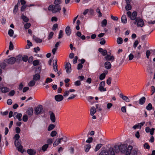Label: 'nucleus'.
<instances>
[{"instance_id":"obj_63","label":"nucleus","mask_w":155,"mask_h":155,"mask_svg":"<svg viewBox=\"0 0 155 155\" xmlns=\"http://www.w3.org/2000/svg\"><path fill=\"white\" fill-rule=\"evenodd\" d=\"M53 35L54 33L53 32H51L50 33L48 36V39L49 40H50L51 38H52Z\"/></svg>"},{"instance_id":"obj_6","label":"nucleus","mask_w":155,"mask_h":155,"mask_svg":"<svg viewBox=\"0 0 155 155\" xmlns=\"http://www.w3.org/2000/svg\"><path fill=\"white\" fill-rule=\"evenodd\" d=\"M65 66L67 73L68 74L70 73L71 71V64L69 63H67L65 64Z\"/></svg>"},{"instance_id":"obj_11","label":"nucleus","mask_w":155,"mask_h":155,"mask_svg":"<svg viewBox=\"0 0 155 155\" xmlns=\"http://www.w3.org/2000/svg\"><path fill=\"white\" fill-rule=\"evenodd\" d=\"M120 97L126 102H129L130 101L127 97L124 95L122 94H120Z\"/></svg>"},{"instance_id":"obj_44","label":"nucleus","mask_w":155,"mask_h":155,"mask_svg":"<svg viewBox=\"0 0 155 155\" xmlns=\"http://www.w3.org/2000/svg\"><path fill=\"white\" fill-rule=\"evenodd\" d=\"M22 60L24 62H26L28 60V56L27 55H24L22 57Z\"/></svg>"},{"instance_id":"obj_27","label":"nucleus","mask_w":155,"mask_h":155,"mask_svg":"<svg viewBox=\"0 0 155 155\" xmlns=\"http://www.w3.org/2000/svg\"><path fill=\"white\" fill-rule=\"evenodd\" d=\"M15 59L16 61L19 63L22 61V56L19 55L15 58Z\"/></svg>"},{"instance_id":"obj_26","label":"nucleus","mask_w":155,"mask_h":155,"mask_svg":"<svg viewBox=\"0 0 155 155\" xmlns=\"http://www.w3.org/2000/svg\"><path fill=\"white\" fill-rule=\"evenodd\" d=\"M146 101V98L145 97H143L140 98L139 100V104L141 105L143 104Z\"/></svg>"},{"instance_id":"obj_9","label":"nucleus","mask_w":155,"mask_h":155,"mask_svg":"<svg viewBox=\"0 0 155 155\" xmlns=\"http://www.w3.org/2000/svg\"><path fill=\"white\" fill-rule=\"evenodd\" d=\"M54 98L56 101L59 102L63 99L64 97L62 95L58 94L55 96Z\"/></svg>"},{"instance_id":"obj_12","label":"nucleus","mask_w":155,"mask_h":155,"mask_svg":"<svg viewBox=\"0 0 155 155\" xmlns=\"http://www.w3.org/2000/svg\"><path fill=\"white\" fill-rule=\"evenodd\" d=\"M57 59H55L53 61V69L54 71L57 72L58 71V69L57 68L58 65L57 64Z\"/></svg>"},{"instance_id":"obj_20","label":"nucleus","mask_w":155,"mask_h":155,"mask_svg":"<svg viewBox=\"0 0 155 155\" xmlns=\"http://www.w3.org/2000/svg\"><path fill=\"white\" fill-rule=\"evenodd\" d=\"M33 112V110L32 107H29L27 111V113L29 115L31 116L32 115Z\"/></svg>"},{"instance_id":"obj_28","label":"nucleus","mask_w":155,"mask_h":155,"mask_svg":"<svg viewBox=\"0 0 155 155\" xmlns=\"http://www.w3.org/2000/svg\"><path fill=\"white\" fill-rule=\"evenodd\" d=\"M109 151L110 152L109 154H110V155H115L114 152L115 151L114 150V148L113 149L112 147L110 148L109 149Z\"/></svg>"},{"instance_id":"obj_4","label":"nucleus","mask_w":155,"mask_h":155,"mask_svg":"<svg viewBox=\"0 0 155 155\" xmlns=\"http://www.w3.org/2000/svg\"><path fill=\"white\" fill-rule=\"evenodd\" d=\"M43 110L42 106L41 105H39L36 107H35V114H41L42 113Z\"/></svg>"},{"instance_id":"obj_53","label":"nucleus","mask_w":155,"mask_h":155,"mask_svg":"<svg viewBox=\"0 0 155 155\" xmlns=\"http://www.w3.org/2000/svg\"><path fill=\"white\" fill-rule=\"evenodd\" d=\"M41 68L40 67H38V68H36V70L35 71V73L36 74H39V73L41 72Z\"/></svg>"},{"instance_id":"obj_15","label":"nucleus","mask_w":155,"mask_h":155,"mask_svg":"<svg viewBox=\"0 0 155 155\" xmlns=\"http://www.w3.org/2000/svg\"><path fill=\"white\" fill-rule=\"evenodd\" d=\"M104 66L106 69H109L111 68V65L110 62L107 61L105 63Z\"/></svg>"},{"instance_id":"obj_8","label":"nucleus","mask_w":155,"mask_h":155,"mask_svg":"<svg viewBox=\"0 0 155 155\" xmlns=\"http://www.w3.org/2000/svg\"><path fill=\"white\" fill-rule=\"evenodd\" d=\"M49 113L50 114V119L51 121L54 123L55 121V117L54 114L51 111H49Z\"/></svg>"},{"instance_id":"obj_5","label":"nucleus","mask_w":155,"mask_h":155,"mask_svg":"<svg viewBox=\"0 0 155 155\" xmlns=\"http://www.w3.org/2000/svg\"><path fill=\"white\" fill-rule=\"evenodd\" d=\"M5 61L8 64H13L16 62L15 58L12 57L9 58L5 59Z\"/></svg>"},{"instance_id":"obj_46","label":"nucleus","mask_w":155,"mask_h":155,"mask_svg":"<svg viewBox=\"0 0 155 155\" xmlns=\"http://www.w3.org/2000/svg\"><path fill=\"white\" fill-rule=\"evenodd\" d=\"M39 62V61L38 60H35L33 62V65L34 66H37Z\"/></svg>"},{"instance_id":"obj_29","label":"nucleus","mask_w":155,"mask_h":155,"mask_svg":"<svg viewBox=\"0 0 155 155\" xmlns=\"http://www.w3.org/2000/svg\"><path fill=\"white\" fill-rule=\"evenodd\" d=\"M96 110L94 107H92L90 109V114L93 116L95 113Z\"/></svg>"},{"instance_id":"obj_3","label":"nucleus","mask_w":155,"mask_h":155,"mask_svg":"<svg viewBox=\"0 0 155 155\" xmlns=\"http://www.w3.org/2000/svg\"><path fill=\"white\" fill-rule=\"evenodd\" d=\"M135 25H137L138 27H142L144 25V22L141 18L139 17H137L136 19V20L134 22Z\"/></svg>"},{"instance_id":"obj_14","label":"nucleus","mask_w":155,"mask_h":155,"mask_svg":"<svg viewBox=\"0 0 155 155\" xmlns=\"http://www.w3.org/2000/svg\"><path fill=\"white\" fill-rule=\"evenodd\" d=\"M155 129L154 128H152L150 130L149 127H146L145 129V130L146 132L148 133L150 132V134L153 135L154 133Z\"/></svg>"},{"instance_id":"obj_25","label":"nucleus","mask_w":155,"mask_h":155,"mask_svg":"<svg viewBox=\"0 0 155 155\" xmlns=\"http://www.w3.org/2000/svg\"><path fill=\"white\" fill-rule=\"evenodd\" d=\"M33 38L34 40L37 43H41L42 41V39L35 36H33Z\"/></svg>"},{"instance_id":"obj_47","label":"nucleus","mask_w":155,"mask_h":155,"mask_svg":"<svg viewBox=\"0 0 155 155\" xmlns=\"http://www.w3.org/2000/svg\"><path fill=\"white\" fill-rule=\"evenodd\" d=\"M63 35V31L61 30H60L58 35V38L60 39L62 37Z\"/></svg>"},{"instance_id":"obj_58","label":"nucleus","mask_w":155,"mask_h":155,"mask_svg":"<svg viewBox=\"0 0 155 155\" xmlns=\"http://www.w3.org/2000/svg\"><path fill=\"white\" fill-rule=\"evenodd\" d=\"M61 0H55L54 4L55 5H60L59 4L61 3Z\"/></svg>"},{"instance_id":"obj_34","label":"nucleus","mask_w":155,"mask_h":155,"mask_svg":"<svg viewBox=\"0 0 155 155\" xmlns=\"http://www.w3.org/2000/svg\"><path fill=\"white\" fill-rule=\"evenodd\" d=\"M55 125L52 124H50L48 126V131H50L53 129L55 127Z\"/></svg>"},{"instance_id":"obj_62","label":"nucleus","mask_w":155,"mask_h":155,"mask_svg":"<svg viewBox=\"0 0 155 155\" xmlns=\"http://www.w3.org/2000/svg\"><path fill=\"white\" fill-rule=\"evenodd\" d=\"M52 81V79L51 78H47L45 81V83H48L49 82H51Z\"/></svg>"},{"instance_id":"obj_60","label":"nucleus","mask_w":155,"mask_h":155,"mask_svg":"<svg viewBox=\"0 0 155 155\" xmlns=\"http://www.w3.org/2000/svg\"><path fill=\"white\" fill-rule=\"evenodd\" d=\"M81 84V82L80 81H77L74 82V85L76 86H79Z\"/></svg>"},{"instance_id":"obj_21","label":"nucleus","mask_w":155,"mask_h":155,"mask_svg":"<svg viewBox=\"0 0 155 155\" xmlns=\"http://www.w3.org/2000/svg\"><path fill=\"white\" fill-rule=\"evenodd\" d=\"M121 21L122 23L124 24H126L127 23V20L126 16L125 15H123L121 18Z\"/></svg>"},{"instance_id":"obj_16","label":"nucleus","mask_w":155,"mask_h":155,"mask_svg":"<svg viewBox=\"0 0 155 155\" xmlns=\"http://www.w3.org/2000/svg\"><path fill=\"white\" fill-rule=\"evenodd\" d=\"M27 152L30 155H35L36 153L35 150L32 149H28Z\"/></svg>"},{"instance_id":"obj_39","label":"nucleus","mask_w":155,"mask_h":155,"mask_svg":"<svg viewBox=\"0 0 155 155\" xmlns=\"http://www.w3.org/2000/svg\"><path fill=\"white\" fill-rule=\"evenodd\" d=\"M18 4L15 5L14 8L13 12L14 14H15L18 11Z\"/></svg>"},{"instance_id":"obj_45","label":"nucleus","mask_w":155,"mask_h":155,"mask_svg":"<svg viewBox=\"0 0 155 155\" xmlns=\"http://www.w3.org/2000/svg\"><path fill=\"white\" fill-rule=\"evenodd\" d=\"M104 86H99L98 88V90L100 91H104L106 90V88H104Z\"/></svg>"},{"instance_id":"obj_31","label":"nucleus","mask_w":155,"mask_h":155,"mask_svg":"<svg viewBox=\"0 0 155 155\" xmlns=\"http://www.w3.org/2000/svg\"><path fill=\"white\" fill-rule=\"evenodd\" d=\"M61 141L58 139V138L54 142L53 146L54 147L57 146L60 143Z\"/></svg>"},{"instance_id":"obj_49","label":"nucleus","mask_w":155,"mask_h":155,"mask_svg":"<svg viewBox=\"0 0 155 155\" xmlns=\"http://www.w3.org/2000/svg\"><path fill=\"white\" fill-rule=\"evenodd\" d=\"M57 134V132L55 130H53L51 132L50 135L52 137H54Z\"/></svg>"},{"instance_id":"obj_54","label":"nucleus","mask_w":155,"mask_h":155,"mask_svg":"<svg viewBox=\"0 0 155 155\" xmlns=\"http://www.w3.org/2000/svg\"><path fill=\"white\" fill-rule=\"evenodd\" d=\"M27 45L28 47L27 48H30V46H32V44L29 40H27Z\"/></svg>"},{"instance_id":"obj_13","label":"nucleus","mask_w":155,"mask_h":155,"mask_svg":"<svg viewBox=\"0 0 155 155\" xmlns=\"http://www.w3.org/2000/svg\"><path fill=\"white\" fill-rule=\"evenodd\" d=\"M132 148L133 147L132 146L129 145L128 146L127 148V150L125 152L126 155H130Z\"/></svg>"},{"instance_id":"obj_56","label":"nucleus","mask_w":155,"mask_h":155,"mask_svg":"<svg viewBox=\"0 0 155 155\" xmlns=\"http://www.w3.org/2000/svg\"><path fill=\"white\" fill-rule=\"evenodd\" d=\"M20 137V136L18 134H16L15 135L14 138L15 139V142L18 141Z\"/></svg>"},{"instance_id":"obj_36","label":"nucleus","mask_w":155,"mask_h":155,"mask_svg":"<svg viewBox=\"0 0 155 155\" xmlns=\"http://www.w3.org/2000/svg\"><path fill=\"white\" fill-rule=\"evenodd\" d=\"M102 146V144L101 143H100L97 145L96 146L95 149L94 150L96 152L97 150H98Z\"/></svg>"},{"instance_id":"obj_23","label":"nucleus","mask_w":155,"mask_h":155,"mask_svg":"<svg viewBox=\"0 0 155 155\" xmlns=\"http://www.w3.org/2000/svg\"><path fill=\"white\" fill-rule=\"evenodd\" d=\"M40 75L38 74H36L33 76V79L35 81L39 80L40 79Z\"/></svg>"},{"instance_id":"obj_17","label":"nucleus","mask_w":155,"mask_h":155,"mask_svg":"<svg viewBox=\"0 0 155 155\" xmlns=\"http://www.w3.org/2000/svg\"><path fill=\"white\" fill-rule=\"evenodd\" d=\"M137 16V13L136 11H134L133 12L131 15L130 17V18L131 20H136V19L137 17H136Z\"/></svg>"},{"instance_id":"obj_55","label":"nucleus","mask_w":155,"mask_h":155,"mask_svg":"<svg viewBox=\"0 0 155 155\" xmlns=\"http://www.w3.org/2000/svg\"><path fill=\"white\" fill-rule=\"evenodd\" d=\"M105 74H101L100 75L99 77V78L101 80H102L104 79L105 77Z\"/></svg>"},{"instance_id":"obj_19","label":"nucleus","mask_w":155,"mask_h":155,"mask_svg":"<svg viewBox=\"0 0 155 155\" xmlns=\"http://www.w3.org/2000/svg\"><path fill=\"white\" fill-rule=\"evenodd\" d=\"M2 92L3 93H6L9 91V89L6 87H2L0 88Z\"/></svg>"},{"instance_id":"obj_37","label":"nucleus","mask_w":155,"mask_h":155,"mask_svg":"<svg viewBox=\"0 0 155 155\" xmlns=\"http://www.w3.org/2000/svg\"><path fill=\"white\" fill-rule=\"evenodd\" d=\"M146 109L148 110H151L152 109V104L151 103H149L146 106Z\"/></svg>"},{"instance_id":"obj_42","label":"nucleus","mask_w":155,"mask_h":155,"mask_svg":"<svg viewBox=\"0 0 155 155\" xmlns=\"http://www.w3.org/2000/svg\"><path fill=\"white\" fill-rule=\"evenodd\" d=\"M48 147V144H45L42 146V149L44 151H45L47 149Z\"/></svg>"},{"instance_id":"obj_35","label":"nucleus","mask_w":155,"mask_h":155,"mask_svg":"<svg viewBox=\"0 0 155 155\" xmlns=\"http://www.w3.org/2000/svg\"><path fill=\"white\" fill-rule=\"evenodd\" d=\"M35 80H32L30 81L28 84V85L29 87H32L35 85Z\"/></svg>"},{"instance_id":"obj_22","label":"nucleus","mask_w":155,"mask_h":155,"mask_svg":"<svg viewBox=\"0 0 155 155\" xmlns=\"http://www.w3.org/2000/svg\"><path fill=\"white\" fill-rule=\"evenodd\" d=\"M6 63V62L4 60L3 62L0 64V66L1 68L3 69H4L7 66V64Z\"/></svg>"},{"instance_id":"obj_38","label":"nucleus","mask_w":155,"mask_h":155,"mask_svg":"<svg viewBox=\"0 0 155 155\" xmlns=\"http://www.w3.org/2000/svg\"><path fill=\"white\" fill-rule=\"evenodd\" d=\"M117 42L118 44H121L123 42V39L119 37L117 39Z\"/></svg>"},{"instance_id":"obj_30","label":"nucleus","mask_w":155,"mask_h":155,"mask_svg":"<svg viewBox=\"0 0 155 155\" xmlns=\"http://www.w3.org/2000/svg\"><path fill=\"white\" fill-rule=\"evenodd\" d=\"M109 153L108 151L104 150L102 151L99 154V155H109Z\"/></svg>"},{"instance_id":"obj_43","label":"nucleus","mask_w":155,"mask_h":155,"mask_svg":"<svg viewBox=\"0 0 155 155\" xmlns=\"http://www.w3.org/2000/svg\"><path fill=\"white\" fill-rule=\"evenodd\" d=\"M14 34V31L12 29L9 30L8 31V34L10 37L13 36Z\"/></svg>"},{"instance_id":"obj_7","label":"nucleus","mask_w":155,"mask_h":155,"mask_svg":"<svg viewBox=\"0 0 155 155\" xmlns=\"http://www.w3.org/2000/svg\"><path fill=\"white\" fill-rule=\"evenodd\" d=\"M106 60L110 61L112 62L114 60V57L113 55L110 56V54H107L104 57Z\"/></svg>"},{"instance_id":"obj_64","label":"nucleus","mask_w":155,"mask_h":155,"mask_svg":"<svg viewBox=\"0 0 155 155\" xmlns=\"http://www.w3.org/2000/svg\"><path fill=\"white\" fill-rule=\"evenodd\" d=\"M121 110L123 112L126 113V106H123L121 107Z\"/></svg>"},{"instance_id":"obj_48","label":"nucleus","mask_w":155,"mask_h":155,"mask_svg":"<svg viewBox=\"0 0 155 155\" xmlns=\"http://www.w3.org/2000/svg\"><path fill=\"white\" fill-rule=\"evenodd\" d=\"M24 122H26L28 120V117L27 116L26 114L24 115L22 118Z\"/></svg>"},{"instance_id":"obj_59","label":"nucleus","mask_w":155,"mask_h":155,"mask_svg":"<svg viewBox=\"0 0 155 155\" xmlns=\"http://www.w3.org/2000/svg\"><path fill=\"white\" fill-rule=\"evenodd\" d=\"M96 11L99 14L98 16L99 17H101L102 16V14L101 12L100 9L98 8H97L96 9Z\"/></svg>"},{"instance_id":"obj_33","label":"nucleus","mask_w":155,"mask_h":155,"mask_svg":"<svg viewBox=\"0 0 155 155\" xmlns=\"http://www.w3.org/2000/svg\"><path fill=\"white\" fill-rule=\"evenodd\" d=\"M91 148V145L90 144H87L86 145L84 146V148H85V151L86 152H88L89 149Z\"/></svg>"},{"instance_id":"obj_1","label":"nucleus","mask_w":155,"mask_h":155,"mask_svg":"<svg viewBox=\"0 0 155 155\" xmlns=\"http://www.w3.org/2000/svg\"><path fill=\"white\" fill-rule=\"evenodd\" d=\"M127 146L126 144H121L120 145H116L114 146V150L116 153H118L120 151L122 153H124L127 149Z\"/></svg>"},{"instance_id":"obj_32","label":"nucleus","mask_w":155,"mask_h":155,"mask_svg":"<svg viewBox=\"0 0 155 155\" xmlns=\"http://www.w3.org/2000/svg\"><path fill=\"white\" fill-rule=\"evenodd\" d=\"M125 8L127 11H129L131 9L132 7L130 4H126Z\"/></svg>"},{"instance_id":"obj_61","label":"nucleus","mask_w":155,"mask_h":155,"mask_svg":"<svg viewBox=\"0 0 155 155\" xmlns=\"http://www.w3.org/2000/svg\"><path fill=\"white\" fill-rule=\"evenodd\" d=\"M140 57V53L139 52H137V54H136L134 56V57L136 58L137 59L139 58Z\"/></svg>"},{"instance_id":"obj_52","label":"nucleus","mask_w":155,"mask_h":155,"mask_svg":"<svg viewBox=\"0 0 155 155\" xmlns=\"http://www.w3.org/2000/svg\"><path fill=\"white\" fill-rule=\"evenodd\" d=\"M14 48L13 45L11 41H10L9 43V49L10 50H12Z\"/></svg>"},{"instance_id":"obj_2","label":"nucleus","mask_w":155,"mask_h":155,"mask_svg":"<svg viewBox=\"0 0 155 155\" xmlns=\"http://www.w3.org/2000/svg\"><path fill=\"white\" fill-rule=\"evenodd\" d=\"M48 9L51 11L53 13H55L58 12H59L61 8L60 5H51L49 6Z\"/></svg>"},{"instance_id":"obj_10","label":"nucleus","mask_w":155,"mask_h":155,"mask_svg":"<svg viewBox=\"0 0 155 155\" xmlns=\"http://www.w3.org/2000/svg\"><path fill=\"white\" fill-rule=\"evenodd\" d=\"M14 117L17 118L19 121L21 120L22 114L21 113H18L17 112H15L14 113Z\"/></svg>"},{"instance_id":"obj_41","label":"nucleus","mask_w":155,"mask_h":155,"mask_svg":"<svg viewBox=\"0 0 155 155\" xmlns=\"http://www.w3.org/2000/svg\"><path fill=\"white\" fill-rule=\"evenodd\" d=\"M18 148V150L21 152V153H23L24 152L23 150H22L23 147L21 145L16 147Z\"/></svg>"},{"instance_id":"obj_40","label":"nucleus","mask_w":155,"mask_h":155,"mask_svg":"<svg viewBox=\"0 0 155 155\" xmlns=\"http://www.w3.org/2000/svg\"><path fill=\"white\" fill-rule=\"evenodd\" d=\"M107 24V21L105 19L103 20L101 22V26L103 27H105Z\"/></svg>"},{"instance_id":"obj_24","label":"nucleus","mask_w":155,"mask_h":155,"mask_svg":"<svg viewBox=\"0 0 155 155\" xmlns=\"http://www.w3.org/2000/svg\"><path fill=\"white\" fill-rule=\"evenodd\" d=\"M21 18L24 22H28L29 20V19L28 17L25 16L23 14H22L21 15Z\"/></svg>"},{"instance_id":"obj_51","label":"nucleus","mask_w":155,"mask_h":155,"mask_svg":"<svg viewBox=\"0 0 155 155\" xmlns=\"http://www.w3.org/2000/svg\"><path fill=\"white\" fill-rule=\"evenodd\" d=\"M31 26V24L29 23H27L24 25L25 28V29H28Z\"/></svg>"},{"instance_id":"obj_18","label":"nucleus","mask_w":155,"mask_h":155,"mask_svg":"<svg viewBox=\"0 0 155 155\" xmlns=\"http://www.w3.org/2000/svg\"><path fill=\"white\" fill-rule=\"evenodd\" d=\"M71 30L70 29V27L67 26L65 29L66 34L68 35L69 36L71 33Z\"/></svg>"},{"instance_id":"obj_57","label":"nucleus","mask_w":155,"mask_h":155,"mask_svg":"<svg viewBox=\"0 0 155 155\" xmlns=\"http://www.w3.org/2000/svg\"><path fill=\"white\" fill-rule=\"evenodd\" d=\"M15 144L16 147H18V146L21 145V143L20 142L17 141L16 142L15 141Z\"/></svg>"},{"instance_id":"obj_50","label":"nucleus","mask_w":155,"mask_h":155,"mask_svg":"<svg viewBox=\"0 0 155 155\" xmlns=\"http://www.w3.org/2000/svg\"><path fill=\"white\" fill-rule=\"evenodd\" d=\"M128 57L129 60L131 61L133 59L134 56L133 54L131 53L129 55Z\"/></svg>"}]
</instances>
